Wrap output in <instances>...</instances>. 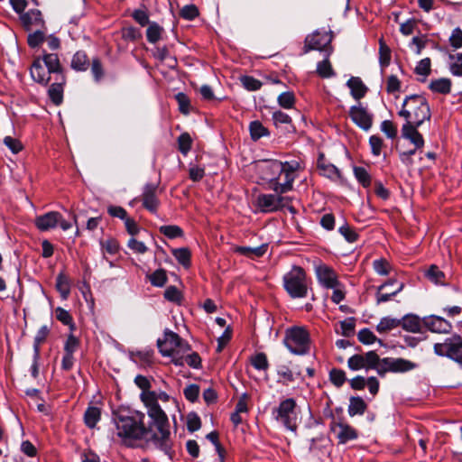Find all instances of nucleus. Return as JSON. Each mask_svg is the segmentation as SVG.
<instances>
[{"mask_svg":"<svg viewBox=\"0 0 462 462\" xmlns=\"http://www.w3.org/2000/svg\"><path fill=\"white\" fill-rule=\"evenodd\" d=\"M254 169L259 178L268 183L271 189L283 194L292 189L300 165L297 161L282 162L265 160L256 162Z\"/></svg>","mask_w":462,"mask_h":462,"instance_id":"1","label":"nucleus"},{"mask_svg":"<svg viewBox=\"0 0 462 462\" xmlns=\"http://www.w3.org/2000/svg\"><path fill=\"white\" fill-rule=\"evenodd\" d=\"M144 414L142 412H134L132 415L118 414L114 418L116 436L125 443H128L134 439H144L152 441L153 445L168 454L171 448H164L161 445L159 438V430L153 425V421L150 423L148 428L143 425Z\"/></svg>","mask_w":462,"mask_h":462,"instance_id":"2","label":"nucleus"},{"mask_svg":"<svg viewBox=\"0 0 462 462\" xmlns=\"http://www.w3.org/2000/svg\"><path fill=\"white\" fill-rule=\"evenodd\" d=\"M347 365L351 370L374 369L380 375L387 372L404 373L413 370L417 365L403 359L385 357L380 359L374 351H369L365 355H354L348 361Z\"/></svg>","mask_w":462,"mask_h":462,"instance_id":"3","label":"nucleus"},{"mask_svg":"<svg viewBox=\"0 0 462 462\" xmlns=\"http://www.w3.org/2000/svg\"><path fill=\"white\" fill-rule=\"evenodd\" d=\"M141 401L147 409L149 418L153 421V425L159 430L161 445L164 448H171V439L169 420L166 413L158 404V402H167L170 396L162 391L142 392Z\"/></svg>","mask_w":462,"mask_h":462,"instance_id":"4","label":"nucleus"},{"mask_svg":"<svg viewBox=\"0 0 462 462\" xmlns=\"http://www.w3.org/2000/svg\"><path fill=\"white\" fill-rule=\"evenodd\" d=\"M399 116L405 119V124L421 125L431 116L430 108L425 97L411 95L404 98Z\"/></svg>","mask_w":462,"mask_h":462,"instance_id":"5","label":"nucleus"},{"mask_svg":"<svg viewBox=\"0 0 462 462\" xmlns=\"http://www.w3.org/2000/svg\"><path fill=\"white\" fill-rule=\"evenodd\" d=\"M158 347L162 356H171V361L176 365H184L183 356H180V353L190 350L189 346L172 331L164 333V338L158 340Z\"/></svg>","mask_w":462,"mask_h":462,"instance_id":"6","label":"nucleus"},{"mask_svg":"<svg viewBox=\"0 0 462 462\" xmlns=\"http://www.w3.org/2000/svg\"><path fill=\"white\" fill-rule=\"evenodd\" d=\"M284 344L294 355H306L310 351V334L304 327H292L286 329Z\"/></svg>","mask_w":462,"mask_h":462,"instance_id":"7","label":"nucleus"},{"mask_svg":"<svg viewBox=\"0 0 462 462\" xmlns=\"http://www.w3.org/2000/svg\"><path fill=\"white\" fill-rule=\"evenodd\" d=\"M283 285L291 298H304L307 296L306 273L300 267L293 266L290 272L284 274Z\"/></svg>","mask_w":462,"mask_h":462,"instance_id":"8","label":"nucleus"},{"mask_svg":"<svg viewBox=\"0 0 462 462\" xmlns=\"http://www.w3.org/2000/svg\"><path fill=\"white\" fill-rule=\"evenodd\" d=\"M433 348L437 356L448 357L462 365V338L460 336L452 335L442 343H436Z\"/></svg>","mask_w":462,"mask_h":462,"instance_id":"9","label":"nucleus"},{"mask_svg":"<svg viewBox=\"0 0 462 462\" xmlns=\"http://www.w3.org/2000/svg\"><path fill=\"white\" fill-rule=\"evenodd\" d=\"M296 402L292 398L282 401L279 406L273 411V418L281 422L286 429L295 431L297 428V413L295 411Z\"/></svg>","mask_w":462,"mask_h":462,"instance_id":"10","label":"nucleus"},{"mask_svg":"<svg viewBox=\"0 0 462 462\" xmlns=\"http://www.w3.org/2000/svg\"><path fill=\"white\" fill-rule=\"evenodd\" d=\"M290 198L283 197L282 194H260L256 198V206L260 211L270 213L277 211L282 208H287L291 213H294L293 207L290 206Z\"/></svg>","mask_w":462,"mask_h":462,"instance_id":"11","label":"nucleus"},{"mask_svg":"<svg viewBox=\"0 0 462 462\" xmlns=\"http://www.w3.org/2000/svg\"><path fill=\"white\" fill-rule=\"evenodd\" d=\"M35 225L41 231H47L60 226L64 231L71 227V224L66 221L60 213L51 211L35 218Z\"/></svg>","mask_w":462,"mask_h":462,"instance_id":"12","label":"nucleus"},{"mask_svg":"<svg viewBox=\"0 0 462 462\" xmlns=\"http://www.w3.org/2000/svg\"><path fill=\"white\" fill-rule=\"evenodd\" d=\"M330 430L341 444L357 438L356 430L342 420L334 419L330 424Z\"/></svg>","mask_w":462,"mask_h":462,"instance_id":"13","label":"nucleus"},{"mask_svg":"<svg viewBox=\"0 0 462 462\" xmlns=\"http://www.w3.org/2000/svg\"><path fill=\"white\" fill-rule=\"evenodd\" d=\"M349 116L356 125L365 131L372 126V115L360 104L350 108Z\"/></svg>","mask_w":462,"mask_h":462,"instance_id":"14","label":"nucleus"},{"mask_svg":"<svg viewBox=\"0 0 462 462\" xmlns=\"http://www.w3.org/2000/svg\"><path fill=\"white\" fill-rule=\"evenodd\" d=\"M332 40L327 32H315L306 38V47L310 50L326 51Z\"/></svg>","mask_w":462,"mask_h":462,"instance_id":"15","label":"nucleus"},{"mask_svg":"<svg viewBox=\"0 0 462 462\" xmlns=\"http://www.w3.org/2000/svg\"><path fill=\"white\" fill-rule=\"evenodd\" d=\"M319 282L326 288H334L339 285L335 272L325 264H319L315 268Z\"/></svg>","mask_w":462,"mask_h":462,"instance_id":"16","label":"nucleus"},{"mask_svg":"<svg viewBox=\"0 0 462 462\" xmlns=\"http://www.w3.org/2000/svg\"><path fill=\"white\" fill-rule=\"evenodd\" d=\"M51 74L52 72H49L40 58L34 60L31 68V76L34 81L45 86L51 80Z\"/></svg>","mask_w":462,"mask_h":462,"instance_id":"17","label":"nucleus"},{"mask_svg":"<svg viewBox=\"0 0 462 462\" xmlns=\"http://www.w3.org/2000/svg\"><path fill=\"white\" fill-rule=\"evenodd\" d=\"M425 326L435 333H448L451 330V324L445 319L439 316H430L424 319Z\"/></svg>","mask_w":462,"mask_h":462,"instance_id":"18","label":"nucleus"},{"mask_svg":"<svg viewBox=\"0 0 462 462\" xmlns=\"http://www.w3.org/2000/svg\"><path fill=\"white\" fill-rule=\"evenodd\" d=\"M419 126L404 124L402 127V136L413 143L415 148H421L424 145L423 137L417 130Z\"/></svg>","mask_w":462,"mask_h":462,"instance_id":"19","label":"nucleus"},{"mask_svg":"<svg viewBox=\"0 0 462 462\" xmlns=\"http://www.w3.org/2000/svg\"><path fill=\"white\" fill-rule=\"evenodd\" d=\"M157 186L155 184H146L143 191V204L145 208L153 212L157 209L159 201L156 198Z\"/></svg>","mask_w":462,"mask_h":462,"instance_id":"20","label":"nucleus"},{"mask_svg":"<svg viewBox=\"0 0 462 462\" xmlns=\"http://www.w3.org/2000/svg\"><path fill=\"white\" fill-rule=\"evenodd\" d=\"M346 85L350 88L351 96L356 100L362 98L366 93L367 88L359 78H350Z\"/></svg>","mask_w":462,"mask_h":462,"instance_id":"21","label":"nucleus"},{"mask_svg":"<svg viewBox=\"0 0 462 462\" xmlns=\"http://www.w3.org/2000/svg\"><path fill=\"white\" fill-rule=\"evenodd\" d=\"M319 168L321 171V174L325 177L334 180V181H342V176L339 170L333 164H327L321 160H319Z\"/></svg>","mask_w":462,"mask_h":462,"instance_id":"22","label":"nucleus"},{"mask_svg":"<svg viewBox=\"0 0 462 462\" xmlns=\"http://www.w3.org/2000/svg\"><path fill=\"white\" fill-rule=\"evenodd\" d=\"M402 328L409 332L417 333L420 331L421 323L420 319L415 315H406L401 320Z\"/></svg>","mask_w":462,"mask_h":462,"instance_id":"23","label":"nucleus"},{"mask_svg":"<svg viewBox=\"0 0 462 462\" xmlns=\"http://www.w3.org/2000/svg\"><path fill=\"white\" fill-rule=\"evenodd\" d=\"M41 60L42 64L47 68V69H49V72H52V74L57 76L60 75V64L57 54H44Z\"/></svg>","mask_w":462,"mask_h":462,"instance_id":"24","label":"nucleus"},{"mask_svg":"<svg viewBox=\"0 0 462 462\" xmlns=\"http://www.w3.org/2000/svg\"><path fill=\"white\" fill-rule=\"evenodd\" d=\"M393 282H394L393 280H390L389 282H384L381 286L378 287L377 294H376V300H377L378 304L390 300L392 297L398 294L403 289V284L400 283L398 288L390 293H382L381 292L385 287H387L388 285H392Z\"/></svg>","mask_w":462,"mask_h":462,"instance_id":"25","label":"nucleus"},{"mask_svg":"<svg viewBox=\"0 0 462 462\" xmlns=\"http://www.w3.org/2000/svg\"><path fill=\"white\" fill-rule=\"evenodd\" d=\"M101 417V411L99 408L90 406L87 409L84 414V421L88 428H94L99 421Z\"/></svg>","mask_w":462,"mask_h":462,"instance_id":"26","label":"nucleus"},{"mask_svg":"<svg viewBox=\"0 0 462 462\" xmlns=\"http://www.w3.org/2000/svg\"><path fill=\"white\" fill-rule=\"evenodd\" d=\"M401 324V319L391 318V317H383L381 319L379 323L376 326V330L379 333H386L390 330H393L399 327Z\"/></svg>","mask_w":462,"mask_h":462,"instance_id":"27","label":"nucleus"},{"mask_svg":"<svg viewBox=\"0 0 462 462\" xmlns=\"http://www.w3.org/2000/svg\"><path fill=\"white\" fill-rule=\"evenodd\" d=\"M366 408V404L364 400L360 397H352L348 406V414L351 417L356 415H362Z\"/></svg>","mask_w":462,"mask_h":462,"instance_id":"28","label":"nucleus"},{"mask_svg":"<svg viewBox=\"0 0 462 462\" xmlns=\"http://www.w3.org/2000/svg\"><path fill=\"white\" fill-rule=\"evenodd\" d=\"M430 88L437 93L448 94L450 92L451 81L448 79L441 78L431 81Z\"/></svg>","mask_w":462,"mask_h":462,"instance_id":"29","label":"nucleus"},{"mask_svg":"<svg viewBox=\"0 0 462 462\" xmlns=\"http://www.w3.org/2000/svg\"><path fill=\"white\" fill-rule=\"evenodd\" d=\"M56 288L63 300H66L69 297L70 292V284L69 279L63 273H60L57 276Z\"/></svg>","mask_w":462,"mask_h":462,"instance_id":"30","label":"nucleus"},{"mask_svg":"<svg viewBox=\"0 0 462 462\" xmlns=\"http://www.w3.org/2000/svg\"><path fill=\"white\" fill-rule=\"evenodd\" d=\"M268 245L263 244L260 246L256 247H249V246H242L237 248V252L244 255L251 256V257H260L263 256L267 251Z\"/></svg>","mask_w":462,"mask_h":462,"instance_id":"31","label":"nucleus"},{"mask_svg":"<svg viewBox=\"0 0 462 462\" xmlns=\"http://www.w3.org/2000/svg\"><path fill=\"white\" fill-rule=\"evenodd\" d=\"M21 19L26 27L38 25L42 23V14L39 10H30L21 15Z\"/></svg>","mask_w":462,"mask_h":462,"instance_id":"32","label":"nucleus"},{"mask_svg":"<svg viewBox=\"0 0 462 462\" xmlns=\"http://www.w3.org/2000/svg\"><path fill=\"white\" fill-rule=\"evenodd\" d=\"M449 69L452 75L462 76V53L449 55Z\"/></svg>","mask_w":462,"mask_h":462,"instance_id":"33","label":"nucleus"},{"mask_svg":"<svg viewBox=\"0 0 462 462\" xmlns=\"http://www.w3.org/2000/svg\"><path fill=\"white\" fill-rule=\"evenodd\" d=\"M249 131L252 139L254 141L269 134L268 130L259 121L251 122L249 125Z\"/></svg>","mask_w":462,"mask_h":462,"instance_id":"34","label":"nucleus"},{"mask_svg":"<svg viewBox=\"0 0 462 462\" xmlns=\"http://www.w3.org/2000/svg\"><path fill=\"white\" fill-rule=\"evenodd\" d=\"M163 32L162 27H161L158 23L152 22L149 23V26L146 31L147 40L151 43H155L161 39V35Z\"/></svg>","mask_w":462,"mask_h":462,"instance_id":"35","label":"nucleus"},{"mask_svg":"<svg viewBox=\"0 0 462 462\" xmlns=\"http://www.w3.org/2000/svg\"><path fill=\"white\" fill-rule=\"evenodd\" d=\"M354 175L357 181L365 188L371 184V176L364 167L355 166L353 168Z\"/></svg>","mask_w":462,"mask_h":462,"instance_id":"36","label":"nucleus"},{"mask_svg":"<svg viewBox=\"0 0 462 462\" xmlns=\"http://www.w3.org/2000/svg\"><path fill=\"white\" fill-rule=\"evenodd\" d=\"M379 61L381 66L386 67L389 65L391 60V50L386 45L383 39H380L379 41Z\"/></svg>","mask_w":462,"mask_h":462,"instance_id":"37","label":"nucleus"},{"mask_svg":"<svg viewBox=\"0 0 462 462\" xmlns=\"http://www.w3.org/2000/svg\"><path fill=\"white\" fill-rule=\"evenodd\" d=\"M280 106L285 109H291L295 104V97L292 92H282L277 98Z\"/></svg>","mask_w":462,"mask_h":462,"instance_id":"38","label":"nucleus"},{"mask_svg":"<svg viewBox=\"0 0 462 462\" xmlns=\"http://www.w3.org/2000/svg\"><path fill=\"white\" fill-rule=\"evenodd\" d=\"M88 65V58L84 52L78 51L72 58L71 66L76 70H85Z\"/></svg>","mask_w":462,"mask_h":462,"instance_id":"39","label":"nucleus"},{"mask_svg":"<svg viewBox=\"0 0 462 462\" xmlns=\"http://www.w3.org/2000/svg\"><path fill=\"white\" fill-rule=\"evenodd\" d=\"M430 60L429 58L422 59L418 62V64L415 67V73L419 76H422V80H425V79L430 75Z\"/></svg>","mask_w":462,"mask_h":462,"instance_id":"40","label":"nucleus"},{"mask_svg":"<svg viewBox=\"0 0 462 462\" xmlns=\"http://www.w3.org/2000/svg\"><path fill=\"white\" fill-rule=\"evenodd\" d=\"M55 315L58 320H60L62 324L67 325L70 328V329H74V323L71 315L66 310L58 307L55 310Z\"/></svg>","mask_w":462,"mask_h":462,"instance_id":"41","label":"nucleus"},{"mask_svg":"<svg viewBox=\"0 0 462 462\" xmlns=\"http://www.w3.org/2000/svg\"><path fill=\"white\" fill-rule=\"evenodd\" d=\"M149 280L153 286L162 287L167 282L166 272L158 269L149 276Z\"/></svg>","mask_w":462,"mask_h":462,"instance_id":"42","label":"nucleus"},{"mask_svg":"<svg viewBox=\"0 0 462 462\" xmlns=\"http://www.w3.org/2000/svg\"><path fill=\"white\" fill-rule=\"evenodd\" d=\"M374 272L382 276L388 275L391 270V264L383 258L376 259L373 263Z\"/></svg>","mask_w":462,"mask_h":462,"instance_id":"43","label":"nucleus"},{"mask_svg":"<svg viewBox=\"0 0 462 462\" xmlns=\"http://www.w3.org/2000/svg\"><path fill=\"white\" fill-rule=\"evenodd\" d=\"M179 149L186 155L191 149L192 139L188 133L181 134L178 138Z\"/></svg>","mask_w":462,"mask_h":462,"instance_id":"44","label":"nucleus"},{"mask_svg":"<svg viewBox=\"0 0 462 462\" xmlns=\"http://www.w3.org/2000/svg\"><path fill=\"white\" fill-rule=\"evenodd\" d=\"M243 87L249 91H255L261 88L262 82L251 76L241 77Z\"/></svg>","mask_w":462,"mask_h":462,"instance_id":"45","label":"nucleus"},{"mask_svg":"<svg viewBox=\"0 0 462 462\" xmlns=\"http://www.w3.org/2000/svg\"><path fill=\"white\" fill-rule=\"evenodd\" d=\"M426 276L435 284H443L444 273L437 267L432 265L426 273Z\"/></svg>","mask_w":462,"mask_h":462,"instance_id":"46","label":"nucleus"},{"mask_svg":"<svg viewBox=\"0 0 462 462\" xmlns=\"http://www.w3.org/2000/svg\"><path fill=\"white\" fill-rule=\"evenodd\" d=\"M277 374L279 376V382L287 384L294 381V375L291 370L286 365H280L277 369Z\"/></svg>","mask_w":462,"mask_h":462,"instance_id":"47","label":"nucleus"},{"mask_svg":"<svg viewBox=\"0 0 462 462\" xmlns=\"http://www.w3.org/2000/svg\"><path fill=\"white\" fill-rule=\"evenodd\" d=\"M62 87L61 84L56 83L52 84L51 88H49V96L51 101L56 104L60 105L62 101Z\"/></svg>","mask_w":462,"mask_h":462,"instance_id":"48","label":"nucleus"},{"mask_svg":"<svg viewBox=\"0 0 462 462\" xmlns=\"http://www.w3.org/2000/svg\"><path fill=\"white\" fill-rule=\"evenodd\" d=\"M317 72L322 78H330L334 75L332 67L328 60V57L317 65Z\"/></svg>","mask_w":462,"mask_h":462,"instance_id":"49","label":"nucleus"},{"mask_svg":"<svg viewBox=\"0 0 462 462\" xmlns=\"http://www.w3.org/2000/svg\"><path fill=\"white\" fill-rule=\"evenodd\" d=\"M180 15L185 20L191 21L199 15V9L195 5H187L180 9Z\"/></svg>","mask_w":462,"mask_h":462,"instance_id":"50","label":"nucleus"},{"mask_svg":"<svg viewBox=\"0 0 462 462\" xmlns=\"http://www.w3.org/2000/svg\"><path fill=\"white\" fill-rule=\"evenodd\" d=\"M173 255L177 259V261L181 263L183 266L189 265L190 260V253L187 248H178L173 250Z\"/></svg>","mask_w":462,"mask_h":462,"instance_id":"51","label":"nucleus"},{"mask_svg":"<svg viewBox=\"0 0 462 462\" xmlns=\"http://www.w3.org/2000/svg\"><path fill=\"white\" fill-rule=\"evenodd\" d=\"M160 232L169 238H175L182 236V230L178 226H162Z\"/></svg>","mask_w":462,"mask_h":462,"instance_id":"52","label":"nucleus"},{"mask_svg":"<svg viewBox=\"0 0 462 462\" xmlns=\"http://www.w3.org/2000/svg\"><path fill=\"white\" fill-rule=\"evenodd\" d=\"M127 246L131 249L134 254H145L148 251V247L144 245L143 242L138 241L134 237H131L127 241Z\"/></svg>","mask_w":462,"mask_h":462,"instance_id":"53","label":"nucleus"},{"mask_svg":"<svg viewBox=\"0 0 462 462\" xmlns=\"http://www.w3.org/2000/svg\"><path fill=\"white\" fill-rule=\"evenodd\" d=\"M252 365L257 370H266L268 368V361L265 354L258 353L251 359Z\"/></svg>","mask_w":462,"mask_h":462,"instance_id":"54","label":"nucleus"},{"mask_svg":"<svg viewBox=\"0 0 462 462\" xmlns=\"http://www.w3.org/2000/svg\"><path fill=\"white\" fill-rule=\"evenodd\" d=\"M357 337H358V340L361 343L365 344V345H371L377 340V337H375V335L368 328L361 329L358 332Z\"/></svg>","mask_w":462,"mask_h":462,"instance_id":"55","label":"nucleus"},{"mask_svg":"<svg viewBox=\"0 0 462 462\" xmlns=\"http://www.w3.org/2000/svg\"><path fill=\"white\" fill-rule=\"evenodd\" d=\"M189 351L186 353H180V356H183L184 364L187 363L189 366L193 368H198L200 365V357L199 356L195 353H189Z\"/></svg>","mask_w":462,"mask_h":462,"instance_id":"56","label":"nucleus"},{"mask_svg":"<svg viewBox=\"0 0 462 462\" xmlns=\"http://www.w3.org/2000/svg\"><path fill=\"white\" fill-rule=\"evenodd\" d=\"M48 334H49V328L47 326H42L38 330V332L35 336V338H34V351H35L36 355H38V353H39L40 345L42 342H44Z\"/></svg>","mask_w":462,"mask_h":462,"instance_id":"57","label":"nucleus"},{"mask_svg":"<svg viewBox=\"0 0 462 462\" xmlns=\"http://www.w3.org/2000/svg\"><path fill=\"white\" fill-rule=\"evenodd\" d=\"M330 381L337 387L343 385L346 381V374L339 369H333L329 373Z\"/></svg>","mask_w":462,"mask_h":462,"instance_id":"58","label":"nucleus"},{"mask_svg":"<svg viewBox=\"0 0 462 462\" xmlns=\"http://www.w3.org/2000/svg\"><path fill=\"white\" fill-rule=\"evenodd\" d=\"M164 297L171 302L180 303L181 300L180 291L174 286H170L165 290Z\"/></svg>","mask_w":462,"mask_h":462,"instance_id":"59","label":"nucleus"},{"mask_svg":"<svg viewBox=\"0 0 462 462\" xmlns=\"http://www.w3.org/2000/svg\"><path fill=\"white\" fill-rule=\"evenodd\" d=\"M207 439L208 440H210L213 443V445L215 446L216 451L218 454L219 462H224V459H225L224 454H223L224 450H223L220 443L218 442L217 433L215 431H212L207 435Z\"/></svg>","mask_w":462,"mask_h":462,"instance_id":"60","label":"nucleus"},{"mask_svg":"<svg viewBox=\"0 0 462 462\" xmlns=\"http://www.w3.org/2000/svg\"><path fill=\"white\" fill-rule=\"evenodd\" d=\"M341 333L345 337H349L354 333L355 330V319H346L340 322Z\"/></svg>","mask_w":462,"mask_h":462,"instance_id":"61","label":"nucleus"},{"mask_svg":"<svg viewBox=\"0 0 462 462\" xmlns=\"http://www.w3.org/2000/svg\"><path fill=\"white\" fill-rule=\"evenodd\" d=\"M201 422L199 417L196 413H190L187 418V427L191 432L200 429Z\"/></svg>","mask_w":462,"mask_h":462,"instance_id":"62","label":"nucleus"},{"mask_svg":"<svg viewBox=\"0 0 462 462\" xmlns=\"http://www.w3.org/2000/svg\"><path fill=\"white\" fill-rule=\"evenodd\" d=\"M449 42L455 49L462 47V30L460 28H456L452 31Z\"/></svg>","mask_w":462,"mask_h":462,"instance_id":"63","label":"nucleus"},{"mask_svg":"<svg viewBox=\"0 0 462 462\" xmlns=\"http://www.w3.org/2000/svg\"><path fill=\"white\" fill-rule=\"evenodd\" d=\"M340 234L346 238V240L349 243H353L357 239V234L355 230H353L349 226L344 225L339 227Z\"/></svg>","mask_w":462,"mask_h":462,"instance_id":"64","label":"nucleus"}]
</instances>
